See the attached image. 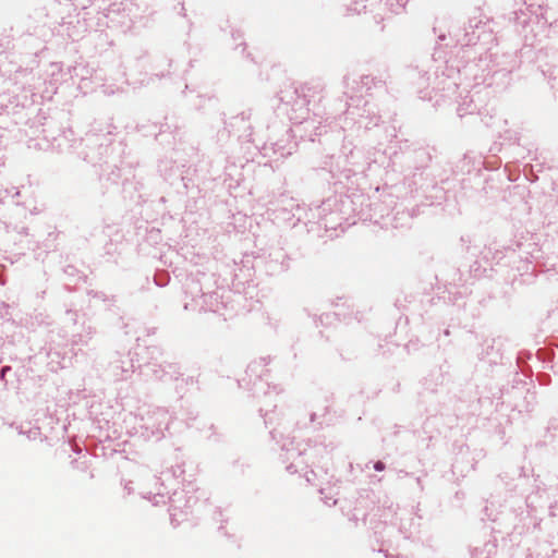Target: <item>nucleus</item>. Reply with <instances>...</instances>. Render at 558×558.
<instances>
[{
    "label": "nucleus",
    "instance_id": "nucleus-1",
    "mask_svg": "<svg viewBox=\"0 0 558 558\" xmlns=\"http://www.w3.org/2000/svg\"><path fill=\"white\" fill-rule=\"evenodd\" d=\"M374 469L376 471H383L385 469V465H384L383 462L378 461V462L375 463Z\"/></svg>",
    "mask_w": 558,
    "mask_h": 558
},
{
    "label": "nucleus",
    "instance_id": "nucleus-2",
    "mask_svg": "<svg viewBox=\"0 0 558 558\" xmlns=\"http://www.w3.org/2000/svg\"><path fill=\"white\" fill-rule=\"evenodd\" d=\"M8 369H9V367H3V368H2V372H1V373H2V376L4 375V373H5Z\"/></svg>",
    "mask_w": 558,
    "mask_h": 558
}]
</instances>
